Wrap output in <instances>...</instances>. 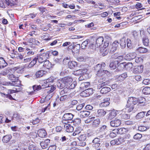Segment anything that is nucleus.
Wrapping results in <instances>:
<instances>
[{
	"mask_svg": "<svg viewBox=\"0 0 150 150\" xmlns=\"http://www.w3.org/2000/svg\"><path fill=\"white\" fill-rule=\"evenodd\" d=\"M7 77L8 79L12 81L11 82H9L7 83L8 85L11 86H19L20 85V82L16 79V77L12 74H9Z\"/></svg>",
	"mask_w": 150,
	"mask_h": 150,
	"instance_id": "1",
	"label": "nucleus"
},
{
	"mask_svg": "<svg viewBox=\"0 0 150 150\" xmlns=\"http://www.w3.org/2000/svg\"><path fill=\"white\" fill-rule=\"evenodd\" d=\"M96 39L95 38H93L90 39V41L92 42L93 41H95L96 42V44L97 45V47H100L101 45H102L104 39L103 37H99L96 40Z\"/></svg>",
	"mask_w": 150,
	"mask_h": 150,
	"instance_id": "2",
	"label": "nucleus"
},
{
	"mask_svg": "<svg viewBox=\"0 0 150 150\" xmlns=\"http://www.w3.org/2000/svg\"><path fill=\"white\" fill-rule=\"evenodd\" d=\"M74 115L71 113H67L65 114L62 117L63 120L62 123H66L64 121H68L71 120L73 117Z\"/></svg>",
	"mask_w": 150,
	"mask_h": 150,
	"instance_id": "3",
	"label": "nucleus"
},
{
	"mask_svg": "<svg viewBox=\"0 0 150 150\" xmlns=\"http://www.w3.org/2000/svg\"><path fill=\"white\" fill-rule=\"evenodd\" d=\"M126 109L127 111L128 112H132L133 113H134L136 111V109H134V105L133 104H130L127 103V104L126 105Z\"/></svg>",
	"mask_w": 150,
	"mask_h": 150,
	"instance_id": "4",
	"label": "nucleus"
},
{
	"mask_svg": "<svg viewBox=\"0 0 150 150\" xmlns=\"http://www.w3.org/2000/svg\"><path fill=\"white\" fill-rule=\"evenodd\" d=\"M121 123V120L115 118L110 122V125L112 127H117L119 126Z\"/></svg>",
	"mask_w": 150,
	"mask_h": 150,
	"instance_id": "5",
	"label": "nucleus"
},
{
	"mask_svg": "<svg viewBox=\"0 0 150 150\" xmlns=\"http://www.w3.org/2000/svg\"><path fill=\"white\" fill-rule=\"evenodd\" d=\"M62 79L67 88L70 85L72 81V79L71 78L67 76L63 78Z\"/></svg>",
	"mask_w": 150,
	"mask_h": 150,
	"instance_id": "6",
	"label": "nucleus"
},
{
	"mask_svg": "<svg viewBox=\"0 0 150 150\" xmlns=\"http://www.w3.org/2000/svg\"><path fill=\"white\" fill-rule=\"evenodd\" d=\"M117 111L115 110L110 111V112L107 115L108 120H111L114 118L117 115Z\"/></svg>",
	"mask_w": 150,
	"mask_h": 150,
	"instance_id": "7",
	"label": "nucleus"
},
{
	"mask_svg": "<svg viewBox=\"0 0 150 150\" xmlns=\"http://www.w3.org/2000/svg\"><path fill=\"white\" fill-rule=\"evenodd\" d=\"M35 47L31 46H30L27 47L26 50L28 52H27V54L28 56L32 55L34 54L35 52Z\"/></svg>",
	"mask_w": 150,
	"mask_h": 150,
	"instance_id": "8",
	"label": "nucleus"
},
{
	"mask_svg": "<svg viewBox=\"0 0 150 150\" xmlns=\"http://www.w3.org/2000/svg\"><path fill=\"white\" fill-rule=\"evenodd\" d=\"M93 93V89L92 88H89L85 90L82 92V94L85 97L89 96Z\"/></svg>",
	"mask_w": 150,
	"mask_h": 150,
	"instance_id": "9",
	"label": "nucleus"
},
{
	"mask_svg": "<svg viewBox=\"0 0 150 150\" xmlns=\"http://www.w3.org/2000/svg\"><path fill=\"white\" fill-rule=\"evenodd\" d=\"M119 45V42L116 41H114L112 45V46L110 50V52L112 53L115 52L117 50Z\"/></svg>",
	"mask_w": 150,
	"mask_h": 150,
	"instance_id": "10",
	"label": "nucleus"
},
{
	"mask_svg": "<svg viewBox=\"0 0 150 150\" xmlns=\"http://www.w3.org/2000/svg\"><path fill=\"white\" fill-rule=\"evenodd\" d=\"M138 102V99L137 98L133 97H130L129 98L127 103L130 104H133L134 105H135Z\"/></svg>",
	"mask_w": 150,
	"mask_h": 150,
	"instance_id": "11",
	"label": "nucleus"
},
{
	"mask_svg": "<svg viewBox=\"0 0 150 150\" xmlns=\"http://www.w3.org/2000/svg\"><path fill=\"white\" fill-rule=\"evenodd\" d=\"M50 140L49 139H47L41 142L40 143V145L43 149H46L47 148L48 144L50 143Z\"/></svg>",
	"mask_w": 150,
	"mask_h": 150,
	"instance_id": "12",
	"label": "nucleus"
},
{
	"mask_svg": "<svg viewBox=\"0 0 150 150\" xmlns=\"http://www.w3.org/2000/svg\"><path fill=\"white\" fill-rule=\"evenodd\" d=\"M95 70L97 71V75L100 76L101 72L103 71V69L102 68V65L101 64H98L95 67Z\"/></svg>",
	"mask_w": 150,
	"mask_h": 150,
	"instance_id": "13",
	"label": "nucleus"
},
{
	"mask_svg": "<svg viewBox=\"0 0 150 150\" xmlns=\"http://www.w3.org/2000/svg\"><path fill=\"white\" fill-rule=\"evenodd\" d=\"M136 56L135 53H129L127 54L125 57V59L127 60H131L134 59Z\"/></svg>",
	"mask_w": 150,
	"mask_h": 150,
	"instance_id": "14",
	"label": "nucleus"
},
{
	"mask_svg": "<svg viewBox=\"0 0 150 150\" xmlns=\"http://www.w3.org/2000/svg\"><path fill=\"white\" fill-rule=\"evenodd\" d=\"M106 112L103 109H100L98 110L96 114V116L98 117H102L106 114Z\"/></svg>",
	"mask_w": 150,
	"mask_h": 150,
	"instance_id": "15",
	"label": "nucleus"
},
{
	"mask_svg": "<svg viewBox=\"0 0 150 150\" xmlns=\"http://www.w3.org/2000/svg\"><path fill=\"white\" fill-rule=\"evenodd\" d=\"M90 112L87 110H83L80 112L79 114L80 117L84 118L87 117L90 115Z\"/></svg>",
	"mask_w": 150,
	"mask_h": 150,
	"instance_id": "16",
	"label": "nucleus"
},
{
	"mask_svg": "<svg viewBox=\"0 0 150 150\" xmlns=\"http://www.w3.org/2000/svg\"><path fill=\"white\" fill-rule=\"evenodd\" d=\"M80 49V44H77L74 46L73 49L72 50V53L73 54H77L79 52Z\"/></svg>",
	"mask_w": 150,
	"mask_h": 150,
	"instance_id": "17",
	"label": "nucleus"
},
{
	"mask_svg": "<svg viewBox=\"0 0 150 150\" xmlns=\"http://www.w3.org/2000/svg\"><path fill=\"white\" fill-rule=\"evenodd\" d=\"M64 128L67 132H71L74 130L73 127L70 124H66L64 125Z\"/></svg>",
	"mask_w": 150,
	"mask_h": 150,
	"instance_id": "18",
	"label": "nucleus"
},
{
	"mask_svg": "<svg viewBox=\"0 0 150 150\" xmlns=\"http://www.w3.org/2000/svg\"><path fill=\"white\" fill-rule=\"evenodd\" d=\"M38 134L39 137L42 138L45 137L47 135V133L44 129H40L37 132Z\"/></svg>",
	"mask_w": 150,
	"mask_h": 150,
	"instance_id": "19",
	"label": "nucleus"
},
{
	"mask_svg": "<svg viewBox=\"0 0 150 150\" xmlns=\"http://www.w3.org/2000/svg\"><path fill=\"white\" fill-rule=\"evenodd\" d=\"M54 80V78L53 77H50L48 79H46L45 81H44V86L45 87L47 88V87H49V83H52Z\"/></svg>",
	"mask_w": 150,
	"mask_h": 150,
	"instance_id": "20",
	"label": "nucleus"
},
{
	"mask_svg": "<svg viewBox=\"0 0 150 150\" xmlns=\"http://www.w3.org/2000/svg\"><path fill=\"white\" fill-rule=\"evenodd\" d=\"M143 66L142 65L138 66L134 69V72L135 73H142L143 71Z\"/></svg>",
	"mask_w": 150,
	"mask_h": 150,
	"instance_id": "21",
	"label": "nucleus"
},
{
	"mask_svg": "<svg viewBox=\"0 0 150 150\" xmlns=\"http://www.w3.org/2000/svg\"><path fill=\"white\" fill-rule=\"evenodd\" d=\"M69 67L71 69H74L78 66L76 62L74 61H71L68 62Z\"/></svg>",
	"mask_w": 150,
	"mask_h": 150,
	"instance_id": "22",
	"label": "nucleus"
},
{
	"mask_svg": "<svg viewBox=\"0 0 150 150\" xmlns=\"http://www.w3.org/2000/svg\"><path fill=\"white\" fill-rule=\"evenodd\" d=\"M12 138L11 135H8L3 137L2 141L4 143H7Z\"/></svg>",
	"mask_w": 150,
	"mask_h": 150,
	"instance_id": "23",
	"label": "nucleus"
},
{
	"mask_svg": "<svg viewBox=\"0 0 150 150\" xmlns=\"http://www.w3.org/2000/svg\"><path fill=\"white\" fill-rule=\"evenodd\" d=\"M57 87L60 89L64 88L65 86H66L64 82L62 81V80H59L57 83Z\"/></svg>",
	"mask_w": 150,
	"mask_h": 150,
	"instance_id": "24",
	"label": "nucleus"
},
{
	"mask_svg": "<svg viewBox=\"0 0 150 150\" xmlns=\"http://www.w3.org/2000/svg\"><path fill=\"white\" fill-rule=\"evenodd\" d=\"M126 39L125 37L122 38L120 40V44L122 49L126 47Z\"/></svg>",
	"mask_w": 150,
	"mask_h": 150,
	"instance_id": "25",
	"label": "nucleus"
},
{
	"mask_svg": "<svg viewBox=\"0 0 150 150\" xmlns=\"http://www.w3.org/2000/svg\"><path fill=\"white\" fill-rule=\"evenodd\" d=\"M100 121L99 118H97L93 121L92 127H97L99 126Z\"/></svg>",
	"mask_w": 150,
	"mask_h": 150,
	"instance_id": "26",
	"label": "nucleus"
},
{
	"mask_svg": "<svg viewBox=\"0 0 150 150\" xmlns=\"http://www.w3.org/2000/svg\"><path fill=\"white\" fill-rule=\"evenodd\" d=\"M7 65V63L2 57H0V68H4Z\"/></svg>",
	"mask_w": 150,
	"mask_h": 150,
	"instance_id": "27",
	"label": "nucleus"
},
{
	"mask_svg": "<svg viewBox=\"0 0 150 150\" xmlns=\"http://www.w3.org/2000/svg\"><path fill=\"white\" fill-rule=\"evenodd\" d=\"M125 63L123 62L120 63L118 66L117 69L116 70V71H120L123 70V69L125 68Z\"/></svg>",
	"mask_w": 150,
	"mask_h": 150,
	"instance_id": "28",
	"label": "nucleus"
},
{
	"mask_svg": "<svg viewBox=\"0 0 150 150\" xmlns=\"http://www.w3.org/2000/svg\"><path fill=\"white\" fill-rule=\"evenodd\" d=\"M146 112L143 111L138 113L136 115V117L137 119H141L144 117Z\"/></svg>",
	"mask_w": 150,
	"mask_h": 150,
	"instance_id": "29",
	"label": "nucleus"
},
{
	"mask_svg": "<svg viewBox=\"0 0 150 150\" xmlns=\"http://www.w3.org/2000/svg\"><path fill=\"white\" fill-rule=\"evenodd\" d=\"M110 88L108 87H102L100 90V92L102 94L106 93L110 91Z\"/></svg>",
	"mask_w": 150,
	"mask_h": 150,
	"instance_id": "30",
	"label": "nucleus"
},
{
	"mask_svg": "<svg viewBox=\"0 0 150 150\" xmlns=\"http://www.w3.org/2000/svg\"><path fill=\"white\" fill-rule=\"evenodd\" d=\"M86 70V69H78L77 70L74 72V75L78 76L83 74L84 72L83 71H85Z\"/></svg>",
	"mask_w": 150,
	"mask_h": 150,
	"instance_id": "31",
	"label": "nucleus"
},
{
	"mask_svg": "<svg viewBox=\"0 0 150 150\" xmlns=\"http://www.w3.org/2000/svg\"><path fill=\"white\" fill-rule=\"evenodd\" d=\"M45 71L40 70L36 73V76L37 78H40L42 76L46 73Z\"/></svg>",
	"mask_w": 150,
	"mask_h": 150,
	"instance_id": "32",
	"label": "nucleus"
},
{
	"mask_svg": "<svg viewBox=\"0 0 150 150\" xmlns=\"http://www.w3.org/2000/svg\"><path fill=\"white\" fill-rule=\"evenodd\" d=\"M136 51L137 52H139L140 53H145L147 52V49L145 48L139 47L137 49Z\"/></svg>",
	"mask_w": 150,
	"mask_h": 150,
	"instance_id": "33",
	"label": "nucleus"
},
{
	"mask_svg": "<svg viewBox=\"0 0 150 150\" xmlns=\"http://www.w3.org/2000/svg\"><path fill=\"white\" fill-rule=\"evenodd\" d=\"M51 63L48 60H45L44 62L43 66L47 69H50L51 67Z\"/></svg>",
	"mask_w": 150,
	"mask_h": 150,
	"instance_id": "34",
	"label": "nucleus"
},
{
	"mask_svg": "<svg viewBox=\"0 0 150 150\" xmlns=\"http://www.w3.org/2000/svg\"><path fill=\"white\" fill-rule=\"evenodd\" d=\"M16 0H6V4L11 6H13L15 4Z\"/></svg>",
	"mask_w": 150,
	"mask_h": 150,
	"instance_id": "35",
	"label": "nucleus"
},
{
	"mask_svg": "<svg viewBox=\"0 0 150 150\" xmlns=\"http://www.w3.org/2000/svg\"><path fill=\"white\" fill-rule=\"evenodd\" d=\"M127 76L126 73H125L120 76L117 78V79L119 81H123L125 78Z\"/></svg>",
	"mask_w": 150,
	"mask_h": 150,
	"instance_id": "36",
	"label": "nucleus"
},
{
	"mask_svg": "<svg viewBox=\"0 0 150 150\" xmlns=\"http://www.w3.org/2000/svg\"><path fill=\"white\" fill-rule=\"evenodd\" d=\"M142 92L145 94H150V87H146L144 88L142 90Z\"/></svg>",
	"mask_w": 150,
	"mask_h": 150,
	"instance_id": "37",
	"label": "nucleus"
},
{
	"mask_svg": "<svg viewBox=\"0 0 150 150\" xmlns=\"http://www.w3.org/2000/svg\"><path fill=\"white\" fill-rule=\"evenodd\" d=\"M33 89L35 90L38 91L41 89L42 88H45V86H44V85H42L41 86L40 85H35L33 86Z\"/></svg>",
	"mask_w": 150,
	"mask_h": 150,
	"instance_id": "38",
	"label": "nucleus"
},
{
	"mask_svg": "<svg viewBox=\"0 0 150 150\" xmlns=\"http://www.w3.org/2000/svg\"><path fill=\"white\" fill-rule=\"evenodd\" d=\"M90 85V83L89 82L83 83L81 84L80 88L84 90Z\"/></svg>",
	"mask_w": 150,
	"mask_h": 150,
	"instance_id": "39",
	"label": "nucleus"
},
{
	"mask_svg": "<svg viewBox=\"0 0 150 150\" xmlns=\"http://www.w3.org/2000/svg\"><path fill=\"white\" fill-rule=\"evenodd\" d=\"M124 139L122 137H120L115 139L116 144L118 145L120 144L122 142H124Z\"/></svg>",
	"mask_w": 150,
	"mask_h": 150,
	"instance_id": "40",
	"label": "nucleus"
},
{
	"mask_svg": "<svg viewBox=\"0 0 150 150\" xmlns=\"http://www.w3.org/2000/svg\"><path fill=\"white\" fill-rule=\"evenodd\" d=\"M86 138V135L85 134L80 135L78 137V139L79 140V141H85Z\"/></svg>",
	"mask_w": 150,
	"mask_h": 150,
	"instance_id": "41",
	"label": "nucleus"
},
{
	"mask_svg": "<svg viewBox=\"0 0 150 150\" xmlns=\"http://www.w3.org/2000/svg\"><path fill=\"white\" fill-rule=\"evenodd\" d=\"M142 41L144 45L147 46L149 45V40L146 37H144L143 38Z\"/></svg>",
	"mask_w": 150,
	"mask_h": 150,
	"instance_id": "42",
	"label": "nucleus"
},
{
	"mask_svg": "<svg viewBox=\"0 0 150 150\" xmlns=\"http://www.w3.org/2000/svg\"><path fill=\"white\" fill-rule=\"evenodd\" d=\"M125 69L127 70H130L133 67V64L132 63H125Z\"/></svg>",
	"mask_w": 150,
	"mask_h": 150,
	"instance_id": "43",
	"label": "nucleus"
},
{
	"mask_svg": "<svg viewBox=\"0 0 150 150\" xmlns=\"http://www.w3.org/2000/svg\"><path fill=\"white\" fill-rule=\"evenodd\" d=\"M121 117L122 119L125 120H127L130 117L129 115L125 113H122L121 114Z\"/></svg>",
	"mask_w": 150,
	"mask_h": 150,
	"instance_id": "44",
	"label": "nucleus"
},
{
	"mask_svg": "<svg viewBox=\"0 0 150 150\" xmlns=\"http://www.w3.org/2000/svg\"><path fill=\"white\" fill-rule=\"evenodd\" d=\"M69 90L68 88L66 87L63 89L61 90L60 92V95H63L64 93H67L69 92Z\"/></svg>",
	"mask_w": 150,
	"mask_h": 150,
	"instance_id": "45",
	"label": "nucleus"
},
{
	"mask_svg": "<svg viewBox=\"0 0 150 150\" xmlns=\"http://www.w3.org/2000/svg\"><path fill=\"white\" fill-rule=\"evenodd\" d=\"M110 104L109 102L108 101L104 100V101L100 104V106L101 107H105L108 106Z\"/></svg>",
	"mask_w": 150,
	"mask_h": 150,
	"instance_id": "46",
	"label": "nucleus"
},
{
	"mask_svg": "<svg viewBox=\"0 0 150 150\" xmlns=\"http://www.w3.org/2000/svg\"><path fill=\"white\" fill-rule=\"evenodd\" d=\"M149 129V127H145L144 126H140L138 127V130L141 132H143Z\"/></svg>",
	"mask_w": 150,
	"mask_h": 150,
	"instance_id": "47",
	"label": "nucleus"
},
{
	"mask_svg": "<svg viewBox=\"0 0 150 150\" xmlns=\"http://www.w3.org/2000/svg\"><path fill=\"white\" fill-rule=\"evenodd\" d=\"M109 66L112 69H114L117 67V63L114 62H112L110 63Z\"/></svg>",
	"mask_w": 150,
	"mask_h": 150,
	"instance_id": "48",
	"label": "nucleus"
},
{
	"mask_svg": "<svg viewBox=\"0 0 150 150\" xmlns=\"http://www.w3.org/2000/svg\"><path fill=\"white\" fill-rule=\"evenodd\" d=\"M50 52L49 51L47 52H45L42 53L40 56L43 57L45 58L46 60L47 58L49 57L50 56Z\"/></svg>",
	"mask_w": 150,
	"mask_h": 150,
	"instance_id": "49",
	"label": "nucleus"
},
{
	"mask_svg": "<svg viewBox=\"0 0 150 150\" xmlns=\"http://www.w3.org/2000/svg\"><path fill=\"white\" fill-rule=\"evenodd\" d=\"M9 72V71L8 70L5 69L0 73V76H5Z\"/></svg>",
	"mask_w": 150,
	"mask_h": 150,
	"instance_id": "50",
	"label": "nucleus"
},
{
	"mask_svg": "<svg viewBox=\"0 0 150 150\" xmlns=\"http://www.w3.org/2000/svg\"><path fill=\"white\" fill-rule=\"evenodd\" d=\"M38 57V60L39 62L40 63H42L43 62H44L46 60L45 58L43 57H42L41 56H40L39 57L38 56L37 57Z\"/></svg>",
	"mask_w": 150,
	"mask_h": 150,
	"instance_id": "51",
	"label": "nucleus"
},
{
	"mask_svg": "<svg viewBox=\"0 0 150 150\" xmlns=\"http://www.w3.org/2000/svg\"><path fill=\"white\" fill-rule=\"evenodd\" d=\"M49 88H48V91H47V92L49 93H50L52 92L56 88L55 87L53 86H50L48 87Z\"/></svg>",
	"mask_w": 150,
	"mask_h": 150,
	"instance_id": "52",
	"label": "nucleus"
},
{
	"mask_svg": "<svg viewBox=\"0 0 150 150\" xmlns=\"http://www.w3.org/2000/svg\"><path fill=\"white\" fill-rule=\"evenodd\" d=\"M127 47L129 49H131L132 47L131 40L129 39H127Z\"/></svg>",
	"mask_w": 150,
	"mask_h": 150,
	"instance_id": "53",
	"label": "nucleus"
},
{
	"mask_svg": "<svg viewBox=\"0 0 150 150\" xmlns=\"http://www.w3.org/2000/svg\"><path fill=\"white\" fill-rule=\"evenodd\" d=\"M88 43V41L87 40L83 42L81 45V48L82 49H85Z\"/></svg>",
	"mask_w": 150,
	"mask_h": 150,
	"instance_id": "54",
	"label": "nucleus"
},
{
	"mask_svg": "<svg viewBox=\"0 0 150 150\" xmlns=\"http://www.w3.org/2000/svg\"><path fill=\"white\" fill-rule=\"evenodd\" d=\"M142 134L137 133L134 136V138L136 140L142 138Z\"/></svg>",
	"mask_w": 150,
	"mask_h": 150,
	"instance_id": "55",
	"label": "nucleus"
},
{
	"mask_svg": "<svg viewBox=\"0 0 150 150\" xmlns=\"http://www.w3.org/2000/svg\"><path fill=\"white\" fill-rule=\"evenodd\" d=\"M107 130V126L106 125H103L100 128L99 131L100 132H103Z\"/></svg>",
	"mask_w": 150,
	"mask_h": 150,
	"instance_id": "56",
	"label": "nucleus"
},
{
	"mask_svg": "<svg viewBox=\"0 0 150 150\" xmlns=\"http://www.w3.org/2000/svg\"><path fill=\"white\" fill-rule=\"evenodd\" d=\"M126 129L125 128H121L119 129L118 134H125V132H126Z\"/></svg>",
	"mask_w": 150,
	"mask_h": 150,
	"instance_id": "57",
	"label": "nucleus"
},
{
	"mask_svg": "<svg viewBox=\"0 0 150 150\" xmlns=\"http://www.w3.org/2000/svg\"><path fill=\"white\" fill-rule=\"evenodd\" d=\"M113 132L112 133H111L110 134V136L112 137V134H114V135H113V136L115 137L116 135V134H115V133H117V134H118L119 132V129H115L113 130Z\"/></svg>",
	"mask_w": 150,
	"mask_h": 150,
	"instance_id": "58",
	"label": "nucleus"
},
{
	"mask_svg": "<svg viewBox=\"0 0 150 150\" xmlns=\"http://www.w3.org/2000/svg\"><path fill=\"white\" fill-rule=\"evenodd\" d=\"M104 74H106V75L108 76L110 74V73L107 70H103V71H102L100 74V76L103 75Z\"/></svg>",
	"mask_w": 150,
	"mask_h": 150,
	"instance_id": "59",
	"label": "nucleus"
},
{
	"mask_svg": "<svg viewBox=\"0 0 150 150\" xmlns=\"http://www.w3.org/2000/svg\"><path fill=\"white\" fill-rule=\"evenodd\" d=\"M84 105L85 104L84 103L78 105L76 108V110L78 111L80 110L84 106Z\"/></svg>",
	"mask_w": 150,
	"mask_h": 150,
	"instance_id": "60",
	"label": "nucleus"
},
{
	"mask_svg": "<svg viewBox=\"0 0 150 150\" xmlns=\"http://www.w3.org/2000/svg\"><path fill=\"white\" fill-rule=\"evenodd\" d=\"M100 139L98 138H95L93 141L92 142L94 144L100 143Z\"/></svg>",
	"mask_w": 150,
	"mask_h": 150,
	"instance_id": "61",
	"label": "nucleus"
},
{
	"mask_svg": "<svg viewBox=\"0 0 150 150\" xmlns=\"http://www.w3.org/2000/svg\"><path fill=\"white\" fill-rule=\"evenodd\" d=\"M107 84L106 82H103L102 83L99 84L98 86V88L100 89V88H102V87H104V86L107 85Z\"/></svg>",
	"mask_w": 150,
	"mask_h": 150,
	"instance_id": "62",
	"label": "nucleus"
},
{
	"mask_svg": "<svg viewBox=\"0 0 150 150\" xmlns=\"http://www.w3.org/2000/svg\"><path fill=\"white\" fill-rule=\"evenodd\" d=\"M78 143L79 146H84L86 145L85 141H79V142H78Z\"/></svg>",
	"mask_w": 150,
	"mask_h": 150,
	"instance_id": "63",
	"label": "nucleus"
},
{
	"mask_svg": "<svg viewBox=\"0 0 150 150\" xmlns=\"http://www.w3.org/2000/svg\"><path fill=\"white\" fill-rule=\"evenodd\" d=\"M67 95H64L60 97V100L61 101H63L65 100H67Z\"/></svg>",
	"mask_w": 150,
	"mask_h": 150,
	"instance_id": "64",
	"label": "nucleus"
}]
</instances>
